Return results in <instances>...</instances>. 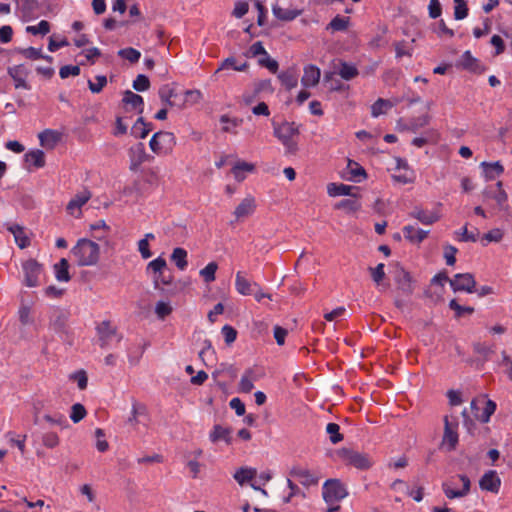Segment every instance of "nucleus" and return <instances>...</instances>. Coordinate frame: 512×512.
<instances>
[{"instance_id":"nucleus-1","label":"nucleus","mask_w":512,"mask_h":512,"mask_svg":"<svg viewBox=\"0 0 512 512\" xmlns=\"http://www.w3.org/2000/svg\"><path fill=\"white\" fill-rule=\"evenodd\" d=\"M273 134L285 147L286 155H295L298 150L296 137L300 134V125L295 122L283 121L282 123L272 122Z\"/></svg>"},{"instance_id":"nucleus-2","label":"nucleus","mask_w":512,"mask_h":512,"mask_svg":"<svg viewBox=\"0 0 512 512\" xmlns=\"http://www.w3.org/2000/svg\"><path fill=\"white\" fill-rule=\"evenodd\" d=\"M71 253L77 258L78 266H94L99 261L100 247L96 242L82 238L77 241Z\"/></svg>"},{"instance_id":"nucleus-3","label":"nucleus","mask_w":512,"mask_h":512,"mask_svg":"<svg viewBox=\"0 0 512 512\" xmlns=\"http://www.w3.org/2000/svg\"><path fill=\"white\" fill-rule=\"evenodd\" d=\"M176 145V138L172 132L158 131L149 141V147L157 155L170 154Z\"/></svg>"},{"instance_id":"nucleus-4","label":"nucleus","mask_w":512,"mask_h":512,"mask_svg":"<svg viewBox=\"0 0 512 512\" xmlns=\"http://www.w3.org/2000/svg\"><path fill=\"white\" fill-rule=\"evenodd\" d=\"M471 413L475 419L487 423L496 410V403L485 395L474 398L470 403Z\"/></svg>"},{"instance_id":"nucleus-5","label":"nucleus","mask_w":512,"mask_h":512,"mask_svg":"<svg viewBox=\"0 0 512 512\" xmlns=\"http://www.w3.org/2000/svg\"><path fill=\"white\" fill-rule=\"evenodd\" d=\"M458 418L456 416H445L444 417V433L442 437V446L446 448L448 452L454 451L459 441L458 435Z\"/></svg>"},{"instance_id":"nucleus-6","label":"nucleus","mask_w":512,"mask_h":512,"mask_svg":"<svg viewBox=\"0 0 512 512\" xmlns=\"http://www.w3.org/2000/svg\"><path fill=\"white\" fill-rule=\"evenodd\" d=\"M336 453L341 459L346 461L347 464L357 469L367 470L372 466V461L368 454L360 453L349 448L338 449Z\"/></svg>"},{"instance_id":"nucleus-7","label":"nucleus","mask_w":512,"mask_h":512,"mask_svg":"<svg viewBox=\"0 0 512 512\" xmlns=\"http://www.w3.org/2000/svg\"><path fill=\"white\" fill-rule=\"evenodd\" d=\"M322 495L326 503H332L344 499L348 491L339 479H328L323 485Z\"/></svg>"},{"instance_id":"nucleus-8","label":"nucleus","mask_w":512,"mask_h":512,"mask_svg":"<svg viewBox=\"0 0 512 512\" xmlns=\"http://www.w3.org/2000/svg\"><path fill=\"white\" fill-rule=\"evenodd\" d=\"M24 272V283L28 287L39 285V277L42 274L43 266L35 259H28L22 264Z\"/></svg>"},{"instance_id":"nucleus-9","label":"nucleus","mask_w":512,"mask_h":512,"mask_svg":"<svg viewBox=\"0 0 512 512\" xmlns=\"http://www.w3.org/2000/svg\"><path fill=\"white\" fill-rule=\"evenodd\" d=\"M455 66L474 74H482L486 71V66L482 65L479 59L474 57L472 53L467 50L456 61Z\"/></svg>"},{"instance_id":"nucleus-10","label":"nucleus","mask_w":512,"mask_h":512,"mask_svg":"<svg viewBox=\"0 0 512 512\" xmlns=\"http://www.w3.org/2000/svg\"><path fill=\"white\" fill-rule=\"evenodd\" d=\"M450 287L454 292L465 291L473 293L476 287V281L471 273H458L449 280Z\"/></svg>"},{"instance_id":"nucleus-11","label":"nucleus","mask_w":512,"mask_h":512,"mask_svg":"<svg viewBox=\"0 0 512 512\" xmlns=\"http://www.w3.org/2000/svg\"><path fill=\"white\" fill-rule=\"evenodd\" d=\"M393 278L397 288L402 291L404 295L410 296L413 293L412 277L402 266L396 265Z\"/></svg>"},{"instance_id":"nucleus-12","label":"nucleus","mask_w":512,"mask_h":512,"mask_svg":"<svg viewBox=\"0 0 512 512\" xmlns=\"http://www.w3.org/2000/svg\"><path fill=\"white\" fill-rule=\"evenodd\" d=\"M159 98L161 102L168 107H178L180 109L183 108V103H181V97L176 92V89L168 84L162 85L158 91Z\"/></svg>"},{"instance_id":"nucleus-13","label":"nucleus","mask_w":512,"mask_h":512,"mask_svg":"<svg viewBox=\"0 0 512 512\" xmlns=\"http://www.w3.org/2000/svg\"><path fill=\"white\" fill-rule=\"evenodd\" d=\"M457 477L462 482V489L460 490L450 488L449 482L442 483L443 492L448 499L461 498L468 495V493L470 492L471 481L469 477L464 474H459L457 475Z\"/></svg>"},{"instance_id":"nucleus-14","label":"nucleus","mask_w":512,"mask_h":512,"mask_svg":"<svg viewBox=\"0 0 512 512\" xmlns=\"http://www.w3.org/2000/svg\"><path fill=\"white\" fill-rule=\"evenodd\" d=\"M501 486V479L494 470L485 472L479 480V487L483 491L498 493Z\"/></svg>"},{"instance_id":"nucleus-15","label":"nucleus","mask_w":512,"mask_h":512,"mask_svg":"<svg viewBox=\"0 0 512 512\" xmlns=\"http://www.w3.org/2000/svg\"><path fill=\"white\" fill-rule=\"evenodd\" d=\"M128 153L130 158V169L133 171L137 170L142 163L149 159V156L145 150V145L142 142L132 146Z\"/></svg>"},{"instance_id":"nucleus-16","label":"nucleus","mask_w":512,"mask_h":512,"mask_svg":"<svg viewBox=\"0 0 512 512\" xmlns=\"http://www.w3.org/2000/svg\"><path fill=\"white\" fill-rule=\"evenodd\" d=\"M28 73V69L23 64L15 65L13 67L8 68V74L14 80L16 89H30V86L26 82Z\"/></svg>"},{"instance_id":"nucleus-17","label":"nucleus","mask_w":512,"mask_h":512,"mask_svg":"<svg viewBox=\"0 0 512 512\" xmlns=\"http://www.w3.org/2000/svg\"><path fill=\"white\" fill-rule=\"evenodd\" d=\"M99 336L100 347L105 348L116 335L117 329L108 320L102 321L96 327Z\"/></svg>"},{"instance_id":"nucleus-18","label":"nucleus","mask_w":512,"mask_h":512,"mask_svg":"<svg viewBox=\"0 0 512 512\" xmlns=\"http://www.w3.org/2000/svg\"><path fill=\"white\" fill-rule=\"evenodd\" d=\"M4 226L11 234H13L14 240L20 249L30 246V239L26 235L23 226L16 223H5Z\"/></svg>"},{"instance_id":"nucleus-19","label":"nucleus","mask_w":512,"mask_h":512,"mask_svg":"<svg viewBox=\"0 0 512 512\" xmlns=\"http://www.w3.org/2000/svg\"><path fill=\"white\" fill-rule=\"evenodd\" d=\"M320 75V69L313 64H309L304 67V75L301 78V84L305 88L314 87L319 83Z\"/></svg>"},{"instance_id":"nucleus-20","label":"nucleus","mask_w":512,"mask_h":512,"mask_svg":"<svg viewBox=\"0 0 512 512\" xmlns=\"http://www.w3.org/2000/svg\"><path fill=\"white\" fill-rule=\"evenodd\" d=\"M235 288L236 291L244 296L252 295L254 292V288L259 289V284L256 282L251 283L248 279H246L242 272H237L235 277Z\"/></svg>"},{"instance_id":"nucleus-21","label":"nucleus","mask_w":512,"mask_h":512,"mask_svg":"<svg viewBox=\"0 0 512 512\" xmlns=\"http://www.w3.org/2000/svg\"><path fill=\"white\" fill-rule=\"evenodd\" d=\"M353 189L358 188L343 183H330L327 186V192L331 197L352 196L354 198H357L358 196L351 192Z\"/></svg>"},{"instance_id":"nucleus-22","label":"nucleus","mask_w":512,"mask_h":512,"mask_svg":"<svg viewBox=\"0 0 512 512\" xmlns=\"http://www.w3.org/2000/svg\"><path fill=\"white\" fill-rule=\"evenodd\" d=\"M255 200L252 197L244 198L235 208L234 215L236 219L244 218L251 215L255 210Z\"/></svg>"},{"instance_id":"nucleus-23","label":"nucleus","mask_w":512,"mask_h":512,"mask_svg":"<svg viewBox=\"0 0 512 512\" xmlns=\"http://www.w3.org/2000/svg\"><path fill=\"white\" fill-rule=\"evenodd\" d=\"M481 167L483 168L484 176L488 181L495 179L496 176H500L504 172V167L500 161L482 162Z\"/></svg>"},{"instance_id":"nucleus-24","label":"nucleus","mask_w":512,"mask_h":512,"mask_svg":"<svg viewBox=\"0 0 512 512\" xmlns=\"http://www.w3.org/2000/svg\"><path fill=\"white\" fill-rule=\"evenodd\" d=\"M292 477L300 480L301 484L309 486L317 483V478L308 470L301 467H293L290 471Z\"/></svg>"},{"instance_id":"nucleus-25","label":"nucleus","mask_w":512,"mask_h":512,"mask_svg":"<svg viewBox=\"0 0 512 512\" xmlns=\"http://www.w3.org/2000/svg\"><path fill=\"white\" fill-rule=\"evenodd\" d=\"M429 231L418 229L416 230L413 226L407 225L403 228V234L405 239L411 243H421L428 235Z\"/></svg>"},{"instance_id":"nucleus-26","label":"nucleus","mask_w":512,"mask_h":512,"mask_svg":"<svg viewBox=\"0 0 512 512\" xmlns=\"http://www.w3.org/2000/svg\"><path fill=\"white\" fill-rule=\"evenodd\" d=\"M91 198V192L87 189L76 194L67 204V211L72 213L74 209H80Z\"/></svg>"},{"instance_id":"nucleus-27","label":"nucleus","mask_w":512,"mask_h":512,"mask_svg":"<svg viewBox=\"0 0 512 512\" xmlns=\"http://www.w3.org/2000/svg\"><path fill=\"white\" fill-rule=\"evenodd\" d=\"M347 169L350 174V177L348 178V180H350V181L360 182L361 178L362 179L367 178V173H366L365 169L359 163L355 162L354 160L348 159Z\"/></svg>"},{"instance_id":"nucleus-28","label":"nucleus","mask_w":512,"mask_h":512,"mask_svg":"<svg viewBox=\"0 0 512 512\" xmlns=\"http://www.w3.org/2000/svg\"><path fill=\"white\" fill-rule=\"evenodd\" d=\"M278 79L287 90H291L298 85V76L293 68L279 73Z\"/></svg>"},{"instance_id":"nucleus-29","label":"nucleus","mask_w":512,"mask_h":512,"mask_svg":"<svg viewBox=\"0 0 512 512\" xmlns=\"http://www.w3.org/2000/svg\"><path fill=\"white\" fill-rule=\"evenodd\" d=\"M410 216L416 218L425 225H431L439 220V216L434 212H428L421 208L415 207Z\"/></svg>"},{"instance_id":"nucleus-30","label":"nucleus","mask_w":512,"mask_h":512,"mask_svg":"<svg viewBox=\"0 0 512 512\" xmlns=\"http://www.w3.org/2000/svg\"><path fill=\"white\" fill-rule=\"evenodd\" d=\"M122 102L124 104L131 105L132 108L138 110V113L140 114L143 112V97L130 90H126L124 92Z\"/></svg>"},{"instance_id":"nucleus-31","label":"nucleus","mask_w":512,"mask_h":512,"mask_svg":"<svg viewBox=\"0 0 512 512\" xmlns=\"http://www.w3.org/2000/svg\"><path fill=\"white\" fill-rule=\"evenodd\" d=\"M249 67L247 62H244L240 65H237L236 59L234 57H228L224 59L219 65L218 69L214 72L213 77H216L222 70L225 69H233L235 71L244 72Z\"/></svg>"},{"instance_id":"nucleus-32","label":"nucleus","mask_w":512,"mask_h":512,"mask_svg":"<svg viewBox=\"0 0 512 512\" xmlns=\"http://www.w3.org/2000/svg\"><path fill=\"white\" fill-rule=\"evenodd\" d=\"M231 432H232L231 428H224L221 425L217 424L213 427V430L210 433V440L212 442L224 440L227 444H231L232 443Z\"/></svg>"},{"instance_id":"nucleus-33","label":"nucleus","mask_w":512,"mask_h":512,"mask_svg":"<svg viewBox=\"0 0 512 512\" xmlns=\"http://www.w3.org/2000/svg\"><path fill=\"white\" fill-rule=\"evenodd\" d=\"M272 12L281 21H292L301 14V10L284 9L277 5L273 6Z\"/></svg>"},{"instance_id":"nucleus-34","label":"nucleus","mask_w":512,"mask_h":512,"mask_svg":"<svg viewBox=\"0 0 512 512\" xmlns=\"http://www.w3.org/2000/svg\"><path fill=\"white\" fill-rule=\"evenodd\" d=\"M24 161L36 168H42L45 166V154L40 149L31 150L24 155Z\"/></svg>"},{"instance_id":"nucleus-35","label":"nucleus","mask_w":512,"mask_h":512,"mask_svg":"<svg viewBox=\"0 0 512 512\" xmlns=\"http://www.w3.org/2000/svg\"><path fill=\"white\" fill-rule=\"evenodd\" d=\"M55 277L60 282H68L71 279L69 274V263L68 260L62 258L58 263L54 265Z\"/></svg>"},{"instance_id":"nucleus-36","label":"nucleus","mask_w":512,"mask_h":512,"mask_svg":"<svg viewBox=\"0 0 512 512\" xmlns=\"http://www.w3.org/2000/svg\"><path fill=\"white\" fill-rule=\"evenodd\" d=\"M38 138L42 146H50L53 148L60 140V133L55 130L46 129L39 133Z\"/></svg>"},{"instance_id":"nucleus-37","label":"nucleus","mask_w":512,"mask_h":512,"mask_svg":"<svg viewBox=\"0 0 512 512\" xmlns=\"http://www.w3.org/2000/svg\"><path fill=\"white\" fill-rule=\"evenodd\" d=\"M256 469L241 467L233 475L234 479L239 485H244L246 482L251 481L256 476Z\"/></svg>"},{"instance_id":"nucleus-38","label":"nucleus","mask_w":512,"mask_h":512,"mask_svg":"<svg viewBox=\"0 0 512 512\" xmlns=\"http://www.w3.org/2000/svg\"><path fill=\"white\" fill-rule=\"evenodd\" d=\"M361 208L357 198L344 199L335 204V209L344 210L346 213H353Z\"/></svg>"},{"instance_id":"nucleus-39","label":"nucleus","mask_w":512,"mask_h":512,"mask_svg":"<svg viewBox=\"0 0 512 512\" xmlns=\"http://www.w3.org/2000/svg\"><path fill=\"white\" fill-rule=\"evenodd\" d=\"M199 358L202 362L208 366V362H212L215 359V350L212 347V343L209 339L203 341V347L199 352Z\"/></svg>"},{"instance_id":"nucleus-40","label":"nucleus","mask_w":512,"mask_h":512,"mask_svg":"<svg viewBox=\"0 0 512 512\" xmlns=\"http://www.w3.org/2000/svg\"><path fill=\"white\" fill-rule=\"evenodd\" d=\"M173 281V275L170 269L163 270V272L159 273L157 276L153 278V285L155 289L163 291L161 285H171Z\"/></svg>"},{"instance_id":"nucleus-41","label":"nucleus","mask_w":512,"mask_h":512,"mask_svg":"<svg viewBox=\"0 0 512 512\" xmlns=\"http://www.w3.org/2000/svg\"><path fill=\"white\" fill-rule=\"evenodd\" d=\"M338 74L342 79L349 81L358 76L359 71L355 65L347 62H341Z\"/></svg>"},{"instance_id":"nucleus-42","label":"nucleus","mask_w":512,"mask_h":512,"mask_svg":"<svg viewBox=\"0 0 512 512\" xmlns=\"http://www.w3.org/2000/svg\"><path fill=\"white\" fill-rule=\"evenodd\" d=\"M187 251L183 248H175L172 252L171 259L175 262L180 270H184L188 264Z\"/></svg>"},{"instance_id":"nucleus-43","label":"nucleus","mask_w":512,"mask_h":512,"mask_svg":"<svg viewBox=\"0 0 512 512\" xmlns=\"http://www.w3.org/2000/svg\"><path fill=\"white\" fill-rule=\"evenodd\" d=\"M350 18L341 17L340 15L335 16L327 26V29L335 31H345L349 26Z\"/></svg>"},{"instance_id":"nucleus-44","label":"nucleus","mask_w":512,"mask_h":512,"mask_svg":"<svg viewBox=\"0 0 512 512\" xmlns=\"http://www.w3.org/2000/svg\"><path fill=\"white\" fill-rule=\"evenodd\" d=\"M145 119L143 117H139L136 122L134 123L131 134L140 139H144L148 136V134L151 131V128H142L143 125H145Z\"/></svg>"},{"instance_id":"nucleus-45","label":"nucleus","mask_w":512,"mask_h":512,"mask_svg":"<svg viewBox=\"0 0 512 512\" xmlns=\"http://www.w3.org/2000/svg\"><path fill=\"white\" fill-rule=\"evenodd\" d=\"M118 56L129 61L130 63H136L139 61L141 53L135 48L127 47L120 49L118 51Z\"/></svg>"},{"instance_id":"nucleus-46","label":"nucleus","mask_w":512,"mask_h":512,"mask_svg":"<svg viewBox=\"0 0 512 512\" xmlns=\"http://www.w3.org/2000/svg\"><path fill=\"white\" fill-rule=\"evenodd\" d=\"M326 432L329 434V439L332 444H337L344 438L343 434L340 433V426L336 423H328Z\"/></svg>"},{"instance_id":"nucleus-47","label":"nucleus","mask_w":512,"mask_h":512,"mask_svg":"<svg viewBox=\"0 0 512 512\" xmlns=\"http://www.w3.org/2000/svg\"><path fill=\"white\" fill-rule=\"evenodd\" d=\"M163 270H167V263L162 257L150 261L146 267V271H152L154 276H157L159 273L163 272Z\"/></svg>"},{"instance_id":"nucleus-48","label":"nucleus","mask_w":512,"mask_h":512,"mask_svg":"<svg viewBox=\"0 0 512 512\" xmlns=\"http://www.w3.org/2000/svg\"><path fill=\"white\" fill-rule=\"evenodd\" d=\"M26 32L32 35H46L50 32V23L46 20H41L36 26H27Z\"/></svg>"},{"instance_id":"nucleus-49","label":"nucleus","mask_w":512,"mask_h":512,"mask_svg":"<svg viewBox=\"0 0 512 512\" xmlns=\"http://www.w3.org/2000/svg\"><path fill=\"white\" fill-rule=\"evenodd\" d=\"M218 269V264L216 262H210L200 270V275L203 277L206 283L213 282L215 280V273Z\"/></svg>"},{"instance_id":"nucleus-50","label":"nucleus","mask_w":512,"mask_h":512,"mask_svg":"<svg viewBox=\"0 0 512 512\" xmlns=\"http://www.w3.org/2000/svg\"><path fill=\"white\" fill-rule=\"evenodd\" d=\"M449 308L453 311H455V317L461 318L464 314H472L474 313V307L471 306H462L460 305L456 299H452L449 302Z\"/></svg>"},{"instance_id":"nucleus-51","label":"nucleus","mask_w":512,"mask_h":512,"mask_svg":"<svg viewBox=\"0 0 512 512\" xmlns=\"http://www.w3.org/2000/svg\"><path fill=\"white\" fill-rule=\"evenodd\" d=\"M15 51L30 60H38L40 57H43L41 48H17Z\"/></svg>"},{"instance_id":"nucleus-52","label":"nucleus","mask_w":512,"mask_h":512,"mask_svg":"<svg viewBox=\"0 0 512 512\" xmlns=\"http://www.w3.org/2000/svg\"><path fill=\"white\" fill-rule=\"evenodd\" d=\"M87 411L81 403H75L71 407L70 419L73 423H78L85 418Z\"/></svg>"},{"instance_id":"nucleus-53","label":"nucleus","mask_w":512,"mask_h":512,"mask_svg":"<svg viewBox=\"0 0 512 512\" xmlns=\"http://www.w3.org/2000/svg\"><path fill=\"white\" fill-rule=\"evenodd\" d=\"M69 379L70 380H73V381H76L77 382V385H78V388L80 390H84L87 388V385H88V377H87V373L86 371L84 370H78L72 374L69 375Z\"/></svg>"},{"instance_id":"nucleus-54","label":"nucleus","mask_w":512,"mask_h":512,"mask_svg":"<svg viewBox=\"0 0 512 512\" xmlns=\"http://www.w3.org/2000/svg\"><path fill=\"white\" fill-rule=\"evenodd\" d=\"M43 419L52 425H58L61 428L69 427V423L63 414L57 413L55 415L46 414Z\"/></svg>"},{"instance_id":"nucleus-55","label":"nucleus","mask_w":512,"mask_h":512,"mask_svg":"<svg viewBox=\"0 0 512 512\" xmlns=\"http://www.w3.org/2000/svg\"><path fill=\"white\" fill-rule=\"evenodd\" d=\"M202 99V93L199 90H186L184 93V98H181V103H183V108L186 103L196 104Z\"/></svg>"},{"instance_id":"nucleus-56","label":"nucleus","mask_w":512,"mask_h":512,"mask_svg":"<svg viewBox=\"0 0 512 512\" xmlns=\"http://www.w3.org/2000/svg\"><path fill=\"white\" fill-rule=\"evenodd\" d=\"M133 89L138 92H144L150 88V80L144 74H139L133 81Z\"/></svg>"},{"instance_id":"nucleus-57","label":"nucleus","mask_w":512,"mask_h":512,"mask_svg":"<svg viewBox=\"0 0 512 512\" xmlns=\"http://www.w3.org/2000/svg\"><path fill=\"white\" fill-rule=\"evenodd\" d=\"M95 79L96 83L88 80V88L92 93H100L107 84V78L105 75H97Z\"/></svg>"},{"instance_id":"nucleus-58","label":"nucleus","mask_w":512,"mask_h":512,"mask_svg":"<svg viewBox=\"0 0 512 512\" xmlns=\"http://www.w3.org/2000/svg\"><path fill=\"white\" fill-rule=\"evenodd\" d=\"M155 313L159 319L163 320L172 313V307L167 302L159 301L156 303Z\"/></svg>"},{"instance_id":"nucleus-59","label":"nucleus","mask_w":512,"mask_h":512,"mask_svg":"<svg viewBox=\"0 0 512 512\" xmlns=\"http://www.w3.org/2000/svg\"><path fill=\"white\" fill-rule=\"evenodd\" d=\"M59 437L55 432H46L42 435V443L47 448H55L59 445Z\"/></svg>"},{"instance_id":"nucleus-60","label":"nucleus","mask_w":512,"mask_h":512,"mask_svg":"<svg viewBox=\"0 0 512 512\" xmlns=\"http://www.w3.org/2000/svg\"><path fill=\"white\" fill-rule=\"evenodd\" d=\"M458 249L450 244L444 246V258L448 266H453L456 263V254Z\"/></svg>"},{"instance_id":"nucleus-61","label":"nucleus","mask_w":512,"mask_h":512,"mask_svg":"<svg viewBox=\"0 0 512 512\" xmlns=\"http://www.w3.org/2000/svg\"><path fill=\"white\" fill-rule=\"evenodd\" d=\"M264 57L258 59V64L261 67L267 68L271 73H276L278 71V62L269 57V55H263Z\"/></svg>"},{"instance_id":"nucleus-62","label":"nucleus","mask_w":512,"mask_h":512,"mask_svg":"<svg viewBox=\"0 0 512 512\" xmlns=\"http://www.w3.org/2000/svg\"><path fill=\"white\" fill-rule=\"evenodd\" d=\"M384 107H392V104L389 100H385L382 98L377 99L371 107V114L373 117H378L383 113Z\"/></svg>"},{"instance_id":"nucleus-63","label":"nucleus","mask_w":512,"mask_h":512,"mask_svg":"<svg viewBox=\"0 0 512 512\" xmlns=\"http://www.w3.org/2000/svg\"><path fill=\"white\" fill-rule=\"evenodd\" d=\"M461 415L463 417V426L471 436H475L477 430L476 423L470 418L466 409L462 411Z\"/></svg>"},{"instance_id":"nucleus-64","label":"nucleus","mask_w":512,"mask_h":512,"mask_svg":"<svg viewBox=\"0 0 512 512\" xmlns=\"http://www.w3.org/2000/svg\"><path fill=\"white\" fill-rule=\"evenodd\" d=\"M384 267L385 266L383 263H379L374 268L369 267L371 277H372L373 281L377 284H380L385 277Z\"/></svg>"}]
</instances>
